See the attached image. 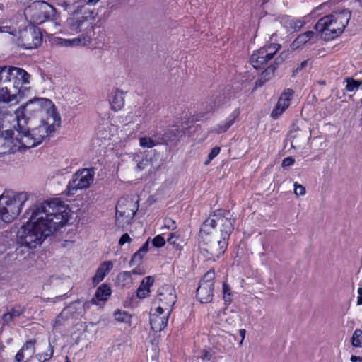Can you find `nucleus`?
I'll return each instance as SVG.
<instances>
[{"label":"nucleus","instance_id":"7","mask_svg":"<svg viewBox=\"0 0 362 362\" xmlns=\"http://www.w3.org/2000/svg\"><path fill=\"white\" fill-rule=\"evenodd\" d=\"M24 14L36 24H41L46 21H56L58 16L56 8L44 1L32 2L25 8Z\"/></svg>","mask_w":362,"mask_h":362},{"label":"nucleus","instance_id":"60","mask_svg":"<svg viewBox=\"0 0 362 362\" xmlns=\"http://www.w3.org/2000/svg\"><path fill=\"white\" fill-rule=\"evenodd\" d=\"M0 33H8L10 34H13V32L11 30V28L8 26L0 27Z\"/></svg>","mask_w":362,"mask_h":362},{"label":"nucleus","instance_id":"12","mask_svg":"<svg viewBox=\"0 0 362 362\" xmlns=\"http://www.w3.org/2000/svg\"><path fill=\"white\" fill-rule=\"evenodd\" d=\"M279 44H272L264 46L255 52L250 57V63L255 69H259L262 65L271 60L277 51L280 49Z\"/></svg>","mask_w":362,"mask_h":362},{"label":"nucleus","instance_id":"11","mask_svg":"<svg viewBox=\"0 0 362 362\" xmlns=\"http://www.w3.org/2000/svg\"><path fill=\"white\" fill-rule=\"evenodd\" d=\"M95 171L93 168H83L74 174L69 181L68 189L69 191L88 188L93 182Z\"/></svg>","mask_w":362,"mask_h":362},{"label":"nucleus","instance_id":"40","mask_svg":"<svg viewBox=\"0 0 362 362\" xmlns=\"http://www.w3.org/2000/svg\"><path fill=\"white\" fill-rule=\"evenodd\" d=\"M211 98H213L214 103L216 104V109L219 108L222 105L226 102V98L220 93H216L211 95Z\"/></svg>","mask_w":362,"mask_h":362},{"label":"nucleus","instance_id":"61","mask_svg":"<svg viewBox=\"0 0 362 362\" xmlns=\"http://www.w3.org/2000/svg\"><path fill=\"white\" fill-rule=\"evenodd\" d=\"M239 333H240V335L242 337V340H241L240 344H242L243 341V340H244V339L245 337L246 331H245V329H240L239 330Z\"/></svg>","mask_w":362,"mask_h":362},{"label":"nucleus","instance_id":"58","mask_svg":"<svg viewBox=\"0 0 362 362\" xmlns=\"http://www.w3.org/2000/svg\"><path fill=\"white\" fill-rule=\"evenodd\" d=\"M151 138H153V139H156V140H164V134H161V133H157V134H154L153 135H152Z\"/></svg>","mask_w":362,"mask_h":362},{"label":"nucleus","instance_id":"1","mask_svg":"<svg viewBox=\"0 0 362 362\" xmlns=\"http://www.w3.org/2000/svg\"><path fill=\"white\" fill-rule=\"evenodd\" d=\"M70 212L69 206L58 199L33 204L25 214L28 221L18 233V243L36 247L68 222Z\"/></svg>","mask_w":362,"mask_h":362},{"label":"nucleus","instance_id":"50","mask_svg":"<svg viewBox=\"0 0 362 362\" xmlns=\"http://www.w3.org/2000/svg\"><path fill=\"white\" fill-rule=\"evenodd\" d=\"M165 313H166L165 307L159 303L158 307L156 309L155 313H151V315H160V316H162L165 315Z\"/></svg>","mask_w":362,"mask_h":362},{"label":"nucleus","instance_id":"45","mask_svg":"<svg viewBox=\"0 0 362 362\" xmlns=\"http://www.w3.org/2000/svg\"><path fill=\"white\" fill-rule=\"evenodd\" d=\"M143 252H140V250H139L136 252H135L130 262H129V264L131 266L134 265L135 263H137V262H141L142 259H143Z\"/></svg>","mask_w":362,"mask_h":362},{"label":"nucleus","instance_id":"21","mask_svg":"<svg viewBox=\"0 0 362 362\" xmlns=\"http://www.w3.org/2000/svg\"><path fill=\"white\" fill-rule=\"evenodd\" d=\"M35 339L27 341L15 356L14 362H22L25 356L32 358L35 352Z\"/></svg>","mask_w":362,"mask_h":362},{"label":"nucleus","instance_id":"17","mask_svg":"<svg viewBox=\"0 0 362 362\" xmlns=\"http://www.w3.org/2000/svg\"><path fill=\"white\" fill-rule=\"evenodd\" d=\"M60 123L59 124H57V122L54 123L51 119V116L47 117L46 122L41 119V124L37 127L32 129V135L35 137V139H37V142L40 144L46 137L55 131V127L60 126Z\"/></svg>","mask_w":362,"mask_h":362},{"label":"nucleus","instance_id":"56","mask_svg":"<svg viewBox=\"0 0 362 362\" xmlns=\"http://www.w3.org/2000/svg\"><path fill=\"white\" fill-rule=\"evenodd\" d=\"M130 272L132 273V274L143 275L145 274L144 269L142 268H140V267H136V268L132 269Z\"/></svg>","mask_w":362,"mask_h":362},{"label":"nucleus","instance_id":"10","mask_svg":"<svg viewBox=\"0 0 362 362\" xmlns=\"http://www.w3.org/2000/svg\"><path fill=\"white\" fill-rule=\"evenodd\" d=\"M215 272L209 271L206 272L199 283L197 289V297L202 303L210 302L213 298L214 289Z\"/></svg>","mask_w":362,"mask_h":362},{"label":"nucleus","instance_id":"44","mask_svg":"<svg viewBox=\"0 0 362 362\" xmlns=\"http://www.w3.org/2000/svg\"><path fill=\"white\" fill-rule=\"evenodd\" d=\"M223 298H224L225 301L230 302L231 301L230 288L226 283H223Z\"/></svg>","mask_w":362,"mask_h":362},{"label":"nucleus","instance_id":"54","mask_svg":"<svg viewBox=\"0 0 362 362\" xmlns=\"http://www.w3.org/2000/svg\"><path fill=\"white\" fill-rule=\"evenodd\" d=\"M308 65V60H305L302 62L300 64L298 65L296 69L294 71V74L298 73L300 70L305 68Z\"/></svg>","mask_w":362,"mask_h":362},{"label":"nucleus","instance_id":"25","mask_svg":"<svg viewBox=\"0 0 362 362\" xmlns=\"http://www.w3.org/2000/svg\"><path fill=\"white\" fill-rule=\"evenodd\" d=\"M112 268L113 263L111 261H105L103 262L98 268L95 274L93 277V284L96 285L102 281Z\"/></svg>","mask_w":362,"mask_h":362},{"label":"nucleus","instance_id":"15","mask_svg":"<svg viewBox=\"0 0 362 362\" xmlns=\"http://www.w3.org/2000/svg\"><path fill=\"white\" fill-rule=\"evenodd\" d=\"M176 299L175 291L171 285L166 284L160 288L158 301L165 307L168 315H170Z\"/></svg>","mask_w":362,"mask_h":362},{"label":"nucleus","instance_id":"4","mask_svg":"<svg viewBox=\"0 0 362 362\" xmlns=\"http://www.w3.org/2000/svg\"><path fill=\"white\" fill-rule=\"evenodd\" d=\"M351 18L347 10L336 11L320 18L315 25L325 40H331L341 35Z\"/></svg>","mask_w":362,"mask_h":362},{"label":"nucleus","instance_id":"18","mask_svg":"<svg viewBox=\"0 0 362 362\" xmlns=\"http://www.w3.org/2000/svg\"><path fill=\"white\" fill-rule=\"evenodd\" d=\"M294 91L288 88L281 93L278 102L271 113V117L277 119L290 105V101L293 98Z\"/></svg>","mask_w":362,"mask_h":362},{"label":"nucleus","instance_id":"5","mask_svg":"<svg viewBox=\"0 0 362 362\" xmlns=\"http://www.w3.org/2000/svg\"><path fill=\"white\" fill-rule=\"evenodd\" d=\"M29 194L25 192H6L0 196V218L11 223L20 214Z\"/></svg>","mask_w":362,"mask_h":362},{"label":"nucleus","instance_id":"51","mask_svg":"<svg viewBox=\"0 0 362 362\" xmlns=\"http://www.w3.org/2000/svg\"><path fill=\"white\" fill-rule=\"evenodd\" d=\"M211 358V354L209 351L206 350H204L202 351V354L200 356L197 357V359H202V361H210Z\"/></svg>","mask_w":362,"mask_h":362},{"label":"nucleus","instance_id":"48","mask_svg":"<svg viewBox=\"0 0 362 362\" xmlns=\"http://www.w3.org/2000/svg\"><path fill=\"white\" fill-rule=\"evenodd\" d=\"M305 187L302 185H299L297 182L294 184V194L296 196H303L305 194Z\"/></svg>","mask_w":362,"mask_h":362},{"label":"nucleus","instance_id":"46","mask_svg":"<svg viewBox=\"0 0 362 362\" xmlns=\"http://www.w3.org/2000/svg\"><path fill=\"white\" fill-rule=\"evenodd\" d=\"M153 245L156 247H163L165 243V240L164 239V238L160 235H158L157 236H156L153 239Z\"/></svg>","mask_w":362,"mask_h":362},{"label":"nucleus","instance_id":"28","mask_svg":"<svg viewBox=\"0 0 362 362\" xmlns=\"http://www.w3.org/2000/svg\"><path fill=\"white\" fill-rule=\"evenodd\" d=\"M154 279L153 276H148L143 279L139 288L136 290V296L143 299L149 296L150 287L153 285Z\"/></svg>","mask_w":362,"mask_h":362},{"label":"nucleus","instance_id":"3","mask_svg":"<svg viewBox=\"0 0 362 362\" xmlns=\"http://www.w3.org/2000/svg\"><path fill=\"white\" fill-rule=\"evenodd\" d=\"M235 222V219L229 211L219 209L205 220L201 226L200 232L229 240L234 230Z\"/></svg>","mask_w":362,"mask_h":362},{"label":"nucleus","instance_id":"36","mask_svg":"<svg viewBox=\"0 0 362 362\" xmlns=\"http://www.w3.org/2000/svg\"><path fill=\"white\" fill-rule=\"evenodd\" d=\"M351 344L354 347H362V330L357 329L354 331L352 338Z\"/></svg>","mask_w":362,"mask_h":362},{"label":"nucleus","instance_id":"13","mask_svg":"<svg viewBox=\"0 0 362 362\" xmlns=\"http://www.w3.org/2000/svg\"><path fill=\"white\" fill-rule=\"evenodd\" d=\"M20 45L26 49L37 48L42 41V35L40 28L30 26L21 35Z\"/></svg>","mask_w":362,"mask_h":362},{"label":"nucleus","instance_id":"14","mask_svg":"<svg viewBox=\"0 0 362 362\" xmlns=\"http://www.w3.org/2000/svg\"><path fill=\"white\" fill-rule=\"evenodd\" d=\"M27 124H21L17 122V135L16 136V144L19 146V151L22 148H30L39 144L37 139H35L32 134L33 132L29 127H26Z\"/></svg>","mask_w":362,"mask_h":362},{"label":"nucleus","instance_id":"41","mask_svg":"<svg viewBox=\"0 0 362 362\" xmlns=\"http://www.w3.org/2000/svg\"><path fill=\"white\" fill-rule=\"evenodd\" d=\"M30 76L24 69H21V71L18 72V78H16V83L18 85L20 82L21 84L29 83Z\"/></svg>","mask_w":362,"mask_h":362},{"label":"nucleus","instance_id":"38","mask_svg":"<svg viewBox=\"0 0 362 362\" xmlns=\"http://www.w3.org/2000/svg\"><path fill=\"white\" fill-rule=\"evenodd\" d=\"M305 25V21L302 19H291L287 22V26L294 31L299 30Z\"/></svg>","mask_w":362,"mask_h":362},{"label":"nucleus","instance_id":"43","mask_svg":"<svg viewBox=\"0 0 362 362\" xmlns=\"http://www.w3.org/2000/svg\"><path fill=\"white\" fill-rule=\"evenodd\" d=\"M53 352L54 350L51 349L50 353L38 354L36 355V358L40 362H45L52 357Z\"/></svg>","mask_w":362,"mask_h":362},{"label":"nucleus","instance_id":"42","mask_svg":"<svg viewBox=\"0 0 362 362\" xmlns=\"http://www.w3.org/2000/svg\"><path fill=\"white\" fill-rule=\"evenodd\" d=\"M178 240V236L177 235L176 233H172L170 236L168 238V243L177 250H180L182 246L179 243H177Z\"/></svg>","mask_w":362,"mask_h":362},{"label":"nucleus","instance_id":"53","mask_svg":"<svg viewBox=\"0 0 362 362\" xmlns=\"http://www.w3.org/2000/svg\"><path fill=\"white\" fill-rule=\"evenodd\" d=\"M295 162V160L291 157H287L284 158L282 161V166L284 167H288L292 165Z\"/></svg>","mask_w":362,"mask_h":362},{"label":"nucleus","instance_id":"59","mask_svg":"<svg viewBox=\"0 0 362 362\" xmlns=\"http://www.w3.org/2000/svg\"><path fill=\"white\" fill-rule=\"evenodd\" d=\"M358 300H357V305H362V288H359L358 289Z\"/></svg>","mask_w":362,"mask_h":362},{"label":"nucleus","instance_id":"52","mask_svg":"<svg viewBox=\"0 0 362 362\" xmlns=\"http://www.w3.org/2000/svg\"><path fill=\"white\" fill-rule=\"evenodd\" d=\"M131 240H132V239L129 237V235L127 233H124L120 238V239L119 240V244L120 245H123L124 244H125L127 243L131 242Z\"/></svg>","mask_w":362,"mask_h":362},{"label":"nucleus","instance_id":"22","mask_svg":"<svg viewBox=\"0 0 362 362\" xmlns=\"http://www.w3.org/2000/svg\"><path fill=\"white\" fill-rule=\"evenodd\" d=\"M239 115V111L235 110L226 119L223 124H218L209 130V133L220 134L226 132L234 123Z\"/></svg>","mask_w":362,"mask_h":362},{"label":"nucleus","instance_id":"27","mask_svg":"<svg viewBox=\"0 0 362 362\" xmlns=\"http://www.w3.org/2000/svg\"><path fill=\"white\" fill-rule=\"evenodd\" d=\"M276 69V63L269 66L260 74L259 78L255 82V88H259L269 81L274 76V72Z\"/></svg>","mask_w":362,"mask_h":362},{"label":"nucleus","instance_id":"47","mask_svg":"<svg viewBox=\"0 0 362 362\" xmlns=\"http://www.w3.org/2000/svg\"><path fill=\"white\" fill-rule=\"evenodd\" d=\"M221 148L218 146L214 147L211 149V152L208 155V159L205 162V165H208L211 160H213L220 153Z\"/></svg>","mask_w":362,"mask_h":362},{"label":"nucleus","instance_id":"2","mask_svg":"<svg viewBox=\"0 0 362 362\" xmlns=\"http://www.w3.org/2000/svg\"><path fill=\"white\" fill-rule=\"evenodd\" d=\"M15 113L17 122L21 124H28L30 120L35 118L43 119L45 114L47 117L51 116L54 123L59 124L61 122L60 115L56 111L54 105L50 100L44 98H34L28 100L17 109Z\"/></svg>","mask_w":362,"mask_h":362},{"label":"nucleus","instance_id":"24","mask_svg":"<svg viewBox=\"0 0 362 362\" xmlns=\"http://www.w3.org/2000/svg\"><path fill=\"white\" fill-rule=\"evenodd\" d=\"M169 315L167 313L162 316H160V315H151L150 323L151 329L155 332H160L164 329L167 326Z\"/></svg>","mask_w":362,"mask_h":362},{"label":"nucleus","instance_id":"6","mask_svg":"<svg viewBox=\"0 0 362 362\" xmlns=\"http://www.w3.org/2000/svg\"><path fill=\"white\" fill-rule=\"evenodd\" d=\"M228 240L199 231V246L201 253L208 260L215 261L222 255L228 246Z\"/></svg>","mask_w":362,"mask_h":362},{"label":"nucleus","instance_id":"31","mask_svg":"<svg viewBox=\"0 0 362 362\" xmlns=\"http://www.w3.org/2000/svg\"><path fill=\"white\" fill-rule=\"evenodd\" d=\"M56 42L57 44L63 47H76L78 45H86L89 42V40L86 39L84 36L82 35L71 40H66L59 37L57 38Z\"/></svg>","mask_w":362,"mask_h":362},{"label":"nucleus","instance_id":"64","mask_svg":"<svg viewBox=\"0 0 362 362\" xmlns=\"http://www.w3.org/2000/svg\"><path fill=\"white\" fill-rule=\"evenodd\" d=\"M358 1L359 2L360 6H362V0H358Z\"/></svg>","mask_w":362,"mask_h":362},{"label":"nucleus","instance_id":"55","mask_svg":"<svg viewBox=\"0 0 362 362\" xmlns=\"http://www.w3.org/2000/svg\"><path fill=\"white\" fill-rule=\"evenodd\" d=\"M148 164V160L147 159H143L137 164V168L139 170H141L145 168V167Z\"/></svg>","mask_w":362,"mask_h":362},{"label":"nucleus","instance_id":"35","mask_svg":"<svg viewBox=\"0 0 362 362\" xmlns=\"http://www.w3.org/2000/svg\"><path fill=\"white\" fill-rule=\"evenodd\" d=\"M139 144L143 148H153L155 146L161 144V141L160 140L153 139L151 137H141L139 139Z\"/></svg>","mask_w":362,"mask_h":362},{"label":"nucleus","instance_id":"57","mask_svg":"<svg viewBox=\"0 0 362 362\" xmlns=\"http://www.w3.org/2000/svg\"><path fill=\"white\" fill-rule=\"evenodd\" d=\"M148 247H149V240H148L139 249L140 252H142L143 253H146L148 251Z\"/></svg>","mask_w":362,"mask_h":362},{"label":"nucleus","instance_id":"20","mask_svg":"<svg viewBox=\"0 0 362 362\" xmlns=\"http://www.w3.org/2000/svg\"><path fill=\"white\" fill-rule=\"evenodd\" d=\"M308 134L306 130L300 129L298 127H293L288 134V140L293 148H298L306 142Z\"/></svg>","mask_w":362,"mask_h":362},{"label":"nucleus","instance_id":"39","mask_svg":"<svg viewBox=\"0 0 362 362\" xmlns=\"http://www.w3.org/2000/svg\"><path fill=\"white\" fill-rule=\"evenodd\" d=\"M346 83V89L349 92L357 90L362 85V81H356L352 78H347Z\"/></svg>","mask_w":362,"mask_h":362},{"label":"nucleus","instance_id":"33","mask_svg":"<svg viewBox=\"0 0 362 362\" xmlns=\"http://www.w3.org/2000/svg\"><path fill=\"white\" fill-rule=\"evenodd\" d=\"M116 281L119 286H129L132 284V273L129 272L119 273L117 276Z\"/></svg>","mask_w":362,"mask_h":362},{"label":"nucleus","instance_id":"32","mask_svg":"<svg viewBox=\"0 0 362 362\" xmlns=\"http://www.w3.org/2000/svg\"><path fill=\"white\" fill-rule=\"evenodd\" d=\"M315 35L313 31H307L299 35L295 40L291 43V48L293 50L299 49L300 47L309 42Z\"/></svg>","mask_w":362,"mask_h":362},{"label":"nucleus","instance_id":"49","mask_svg":"<svg viewBox=\"0 0 362 362\" xmlns=\"http://www.w3.org/2000/svg\"><path fill=\"white\" fill-rule=\"evenodd\" d=\"M165 227L170 230H175L177 228L176 223L170 218L165 219Z\"/></svg>","mask_w":362,"mask_h":362},{"label":"nucleus","instance_id":"34","mask_svg":"<svg viewBox=\"0 0 362 362\" xmlns=\"http://www.w3.org/2000/svg\"><path fill=\"white\" fill-rule=\"evenodd\" d=\"M200 110L202 114H207L214 112L216 110V104L214 103L213 98L208 97L200 106Z\"/></svg>","mask_w":362,"mask_h":362},{"label":"nucleus","instance_id":"23","mask_svg":"<svg viewBox=\"0 0 362 362\" xmlns=\"http://www.w3.org/2000/svg\"><path fill=\"white\" fill-rule=\"evenodd\" d=\"M25 312V308L24 306L15 305L2 315L1 319L4 321V323L8 325L13 322L16 318L23 315Z\"/></svg>","mask_w":362,"mask_h":362},{"label":"nucleus","instance_id":"8","mask_svg":"<svg viewBox=\"0 0 362 362\" xmlns=\"http://www.w3.org/2000/svg\"><path fill=\"white\" fill-rule=\"evenodd\" d=\"M21 68L13 66H0V100L9 103L16 98L15 93H11V88H15L16 78Z\"/></svg>","mask_w":362,"mask_h":362},{"label":"nucleus","instance_id":"29","mask_svg":"<svg viewBox=\"0 0 362 362\" xmlns=\"http://www.w3.org/2000/svg\"><path fill=\"white\" fill-rule=\"evenodd\" d=\"M163 134L164 140H160L161 141V144H176L183 134V132L180 129L175 128L167 129Z\"/></svg>","mask_w":362,"mask_h":362},{"label":"nucleus","instance_id":"37","mask_svg":"<svg viewBox=\"0 0 362 362\" xmlns=\"http://www.w3.org/2000/svg\"><path fill=\"white\" fill-rule=\"evenodd\" d=\"M115 319L121 322H130L131 315L126 311L117 310L114 313Z\"/></svg>","mask_w":362,"mask_h":362},{"label":"nucleus","instance_id":"16","mask_svg":"<svg viewBox=\"0 0 362 362\" xmlns=\"http://www.w3.org/2000/svg\"><path fill=\"white\" fill-rule=\"evenodd\" d=\"M13 130H6L0 134V157L19 151L18 143L16 144V138H13Z\"/></svg>","mask_w":362,"mask_h":362},{"label":"nucleus","instance_id":"26","mask_svg":"<svg viewBox=\"0 0 362 362\" xmlns=\"http://www.w3.org/2000/svg\"><path fill=\"white\" fill-rule=\"evenodd\" d=\"M112 293L111 288L106 284H103L100 286L95 293L90 302L93 304H98L97 301H106Z\"/></svg>","mask_w":362,"mask_h":362},{"label":"nucleus","instance_id":"63","mask_svg":"<svg viewBox=\"0 0 362 362\" xmlns=\"http://www.w3.org/2000/svg\"><path fill=\"white\" fill-rule=\"evenodd\" d=\"M99 1L100 0H88V4L94 5V4H95Z\"/></svg>","mask_w":362,"mask_h":362},{"label":"nucleus","instance_id":"30","mask_svg":"<svg viewBox=\"0 0 362 362\" xmlns=\"http://www.w3.org/2000/svg\"><path fill=\"white\" fill-rule=\"evenodd\" d=\"M110 103L112 110L114 111L120 110L124 105V93L119 90L112 92L110 97Z\"/></svg>","mask_w":362,"mask_h":362},{"label":"nucleus","instance_id":"62","mask_svg":"<svg viewBox=\"0 0 362 362\" xmlns=\"http://www.w3.org/2000/svg\"><path fill=\"white\" fill-rule=\"evenodd\" d=\"M362 361V358H361L360 356H352L351 357V362H357V361Z\"/></svg>","mask_w":362,"mask_h":362},{"label":"nucleus","instance_id":"19","mask_svg":"<svg viewBox=\"0 0 362 362\" xmlns=\"http://www.w3.org/2000/svg\"><path fill=\"white\" fill-rule=\"evenodd\" d=\"M67 26L71 33H80L88 28H92L91 23L86 16H74L67 19Z\"/></svg>","mask_w":362,"mask_h":362},{"label":"nucleus","instance_id":"9","mask_svg":"<svg viewBox=\"0 0 362 362\" xmlns=\"http://www.w3.org/2000/svg\"><path fill=\"white\" fill-rule=\"evenodd\" d=\"M139 209L138 201L122 197L116 205V223L123 228L131 223Z\"/></svg>","mask_w":362,"mask_h":362}]
</instances>
